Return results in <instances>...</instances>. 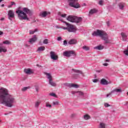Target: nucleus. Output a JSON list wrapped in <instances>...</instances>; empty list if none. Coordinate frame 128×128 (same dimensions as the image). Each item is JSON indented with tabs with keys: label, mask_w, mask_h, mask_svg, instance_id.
<instances>
[{
	"label": "nucleus",
	"mask_w": 128,
	"mask_h": 128,
	"mask_svg": "<svg viewBox=\"0 0 128 128\" xmlns=\"http://www.w3.org/2000/svg\"><path fill=\"white\" fill-rule=\"evenodd\" d=\"M76 54L74 50H68V51H65L63 52V56H66V58H70L72 56H76Z\"/></svg>",
	"instance_id": "obj_6"
},
{
	"label": "nucleus",
	"mask_w": 128,
	"mask_h": 128,
	"mask_svg": "<svg viewBox=\"0 0 128 128\" xmlns=\"http://www.w3.org/2000/svg\"><path fill=\"white\" fill-rule=\"evenodd\" d=\"M82 48L83 50H90V47L88 46H83Z\"/></svg>",
	"instance_id": "obj_28"
},
{
	"label": "nucleus",
	"mask_w": 128,
	"mask_h": 128,
	"mask_svg": "<svg viewBox=\"0 0 128 128\" xmlns=\"http://www.w3.org/2000/svg\"><path fill=\"white\" fill-rule=\"evenodd\" d=\"M67 20L70 22H74V16H68L66 18Z\"/></svg>",
	"instance_id": "obj_13"
},
{
	"label": "nucleus",
	"mask_w": 128,
	"mask_h": 128,
	"mask_svg": "<svg viewBox=\"0 0 128 128\" xmlns=\"http://www.w3.org/2000/svg\"><path fill=\"white\" fill-rule=\"evenodd\" d=\"M104 106L106 108H108V106H110V104H108V103H105L104 104Z\"/></svg>",
	"instance_id": "obj_38"
},
{
	"label": "nucleus",
	"mask_w": 128,
	"mask_h": 128,
	"mask_svg": "<svg viewBox=\"0 0 128 128\" xmlns=\"http://www.w3.org/2000/svg\"><path fill=\"white\" fill-rule=\"evenodd\" d=\"M53 106H58L60 104V102L58 100H56L52 102Z\"/></svg>",
	"instance_id": "obj_26"
},
{
	"label": "nucleus",
	"mask_w": 128,
	"mask_h": 128,
	"mask_svg": "<svg viewBox=\"0 0 128 128\" xmlns=\"http://www.w3.org/2000/svg\"><path fill=\"white\" fill-rule=\"evenodd\" d=\"M11 4L12 6H14V2H12Z\"/></svg>",
	"instance_id": "obj_49"
},
{
	"label": "nucleus",
	"mask_w": 128,
	"mask_h": 128,
	"mask_svg": "<svg viewBox=\"0 0 128 128\" xmlns=\"http://www.w3.org/2000/svg\"><path fill=\"white\" fill-rule=\"evenodd\" d=\"M76 92H78L80 96H84V92L80 91Z\"/></svg>",
	"instance_id": "obj_37"
},
{
	"label": "nucleus",
	"mask_w": 128,
	"mask_h": 128,
	"mask_svg": "<svg viewBox=\"0 0 128 128\" xmlns=\"http://www.w3.org/2000/svg\"><path fill=\"white\" fill-rule=\"evenodd\" d=\"M84 118L85 120H90V116L88 114H86L84 116Z\"/></svg>",
	"instance_id": "obj_25"
},
{
	"label": "nucleus",
	"mask_w": 128,
	"mask_h": 128,
	"mask_svg": "<svg viewBox=\"0 0 128 128\" xmlns=\"http://www.w3.org/2000/svg\"><path fill=\"white\" fill-rule=\"evenodd\" d=\"M58 41H60V40H62V37H60V36H58Z\"/></svg>",
	"instance_id": "obj_46"
},
{
	"label": "nucleus",
	"mask_w": 128,
	"mask_h": 128,
	"mask_svg": "<svg viewBox=\"0 0 128 128\" xmlns=\"http://www.w3.org/2000/svg\"><path fill=\"white\" fill-rule=\"evenodd\" d=\"M122 92V90L121 88H116L114 90L112 91V92Z\"/></svg>",
	"instance_id": "obj_21"
},
{
	"label": "nucleus",
	"mask_w": 128,
	"mask_h": 128,
	"mask_svg": "<svg viewBox=\"0 0 128 128\" xmlns=\"http://www.w3.org/2000/svg\"><path fill=\"white\" fill-rule=\"evenodd\" d=\"M104 46H98L94 48L96 50H104Z\"/></svg>",
	"instance_id": "obj_23"
},
{
	"label": "nucleus",
	"mask_w": 128,
	"mask_h": 128,
	"mask_svg": "<svg viewBox=\"0 0 128 128\" xmlns=\"http://www.w3.org/2000/svg\"><path fill=\"white\" fill-rule=\"evenodd\" d=\"M69 44H78V40L76 39H71L68 42Z\"/></svg>",
	"instance_id": "obj_16"
},
{
	"label": "nucleus",
	"mask_w": 128,
	"mask_h": 128,
	"mask_svg": "<svg viewBox=\"0 0 128 128\" xmlns=\"http://www.w3.org/2000/svg\"><path fill=\"white\" fill-rule=\"evenodd\" d=\"M46 108H52V105L48 102H46Z\"/></svg>",
	"instance_id": "obj_36"
},
{
	"label": "nucleus",
	"mask_w": 128,
	"mask_h": 128,
	"mask_svg": "<svg viewBox=\"0 0 128 128\" xmlns=\"http://www.w3.org/2000/svg\"><path fill=\"white\" fill-rule=\"evenodd\" d=\"M1 6H2V8H4V4H2L1 5Z\"/></svg>",
	"instance_id": "obj_50"
},
{
	"label": "nucleus",
	"mask_w": 128,
	"mask_h": 128,
	"mask_svg": "<svg viewBox=\"0 0 128 128\" xmlns=\"http://www.w3.org/2000/svg\"><path fill=\"white\" fill-rule=\"evenodd\" d=\"M62 22L66 24V27H63V30H66L69 32H76V26L71 24L66 21L62 20Z\"/></svg>",
	"instance_id": "obj_3"
},
{
	"label": "nucleus",
	"mask_w": 128,
	"mask_h": 128,
	"mask_svg": "<svg viewBox=\"0 0 128 128\" xmlns=\"http://www.w3.org/2000/svg\"><path fill=\"white\" fill-rule=\"evenodd\" d=\"M82 20V17H78V16H74V22H76V23L80 22Z\"/></svg>",
	"instance_id": "obj_11"
},
{
	"label": "nucleus",
	"mask_w": 128,
	"mask_h": 128,
	"mask_svg": "<svg viewBox=\"0 0 128 128\" xmlns=\"http://www.w3.org/2000/svg\"><path fill=\"white\" fill-rule=\"evenodd\" d=\"M125 5L126 4L124 3H119L118 4L119 8H120V10H124V8Z\"/></svg>",
	"instance_id": "obj_19"
},
{
	"label": "nucleus",
	"mask_w": 128,
	"mask_h": 128,
	"mask_svg": "<svg viewBox=\"0 0 128 128\" xmlns=\"http://www.w3.org/2000/svg\"><path fill=\"white\" fill-rule=\"evenodd\" d=\"M103 32L104 31L98 30L96 31H94L92 34L94 36H102Z\"/></svg>",
	"instance_id": "obj_9"
},
{
	"label": "nucleus",
	"mask_w": 128,
	"mask_h": 128,
	"mask_svg": "<svg viewBox=\"0 0 128 128\" xmlns=\"http://www.w3.org/2000/svg\"><path fill=\"white\" fill-rule=\"evenodd\" d=\"M124 54H126V56H128V50H124Z\"/></svg>",
	"instance_id": "obj_40"
},
{
	"label": "nucleus",
	"mask_w": 128,
	"mask_h": 128,
	"mask_svg": "<svg viewBox=\"0 0 128 128\" xmlns=\"http://www.w3.org/2000/svg\"><path fill=\"white\" fill-rule=\"evenodd\" d=\"M103 66H108V63H104L103 64Z\"/></svg>",
	"instance_id": "obj_45"
},
{
	"label": "nucleus",
	"mask_w": 128,
	"mask_h": 128,
	"mask_svg": "<svg viewBox=\"0 0 128 128\" xmlns=\"http://www.w3.org/2000/svg\"><path fill=\"white\" fill-rule=\"evenodd\" d=\"M0 102L8 108H12L16 102V99L12 95L8 94V91L6 88H0Z\"/></svg>",
	"instance_id": "obj_1"
},
{
	"label": "nucleus",
	"mask_w": 128,
	"mask_h": 128,
	"mask_svg": "<svg viewBox=\"0 0 128 128\" xmlns=\"http://www.w3.org/2000/svg\"><path fill=\"white\" fill-rule=\"evenodd\" d=\"M41 102L40 100H38L35 102V108H38Z\"/></svg>",
	"instance_id": "obj_24"
},
{
	"label": "nucleus",
	"mask_w": 128,
	"mask_h": 128,
	"mask_svg": "<svg viewBox=\"0 0 128 128\" xmlns=\"http://www.w3.org/2000/svg\"><path fill=\"white\" fill-rule=\"evenodd\" d=\"M120 36L122 38V40L123 42H126V38H128V34L125 32H122L120 33Z\"/></svg>",
	"instance_id": "obj_10"
},
{
	"label": "nucleus",
	"mask_w": 128,
	"mask_h": 128,
	"mask_svg": "<svg viewBox=\"0 0 128 128\" xmlns=\"http://www.w3.org/2000/svg\"><path fill=\"white\" fill-rule=\"evenodd\" d=\"M36 66H40L38 64H36Z\"/></svg>",
	"instance_id": "obj_55"
},
{
	"label": "nucleus",
	"mask_w": 128,
	"mask_h": 128,
	"mask_svg": "<svg viewBox=\"0 0 128 128\" xmlns=\"http://www.w3.org/2000/svg\"><path fill=\"white\" fill-rule=\"evenodd\" d=\"M3 44H10V41L8 40H6L3 42Z\"/></svg>",
	"instance_id": "obj_33"
},
{
	"label": "nucleus",
	"mask_w": 128,
	"mask_h": 128,
	"mask_svg": "<svg viewBox=\"0 0 128 128\" xmlns=\"http://www.w3.org/2000/svg\"><path fill=\"white\" fill-rule=\"evenodd\" d=\"M36 40H38V38H36V36L35 35L34 38H31L29 42H30V44H32L34 42H36Z\"/></svg>",
	"instance_id": "obj_18"
},
{
	"label": "nucleus",
	"mask_w": 128,
	"mask_h": 128,
	"mask_svg": "<svg viewBox=\"0 0 128 128\" xmlns=\"http://www.w3.org/2000/svg\"><path fill=\"white\" fill-rule=\"evenodd\" d=\"M4 20V18H2L1 19H0V20Z\"/></svg>",
	"instance_id": "obj_52"
},
{
	"label": "nucleus",
	"mask_w": 128,
	"mask_h": 128,
	"mask_svg": "<svg viewBox=\"0 0 128 128\" xmlns=\"http://www.w3.org/2000/svg\"><path fill=\"white\" fill-rule=\"evenodd\" d=\"M43 44H48V39H45V40L43 41Z\"/></svg>",
	"instance_id": "obj_34"
},
{
	"label": "nucleus",
	"mask_w": 128,
	"mask_h": 128,
	"mask_svg": "<svg viewBox=\"0 0 128 128\" xmlns=\"http://www.w3.org/2000/svg\"><path fill=\"white\" fill-rule=\"evenodd\" d=\"M50 95L51 96H54V98H56V94L54 92L50 94Z\"/></svg>",
	"instance_id": "obj_35"
},
{
	"label": "nucleus",
	"mask_w": 128,
	"mask_h": 128,
	"mask_svg": "<svg viewBox=\"0 0 128 128\" xmlns=\"http://www.w3.org/2000/svg\"><path fill=\"white\" fill-rule=\"evenodd\" d=\"M127 95L128 96V92H127Z\"/></svg>",
	"instance_id": "obj_58"
},
{
	"label": "nucleus",
	"mask_w": 128,
	"mask_h": 128,
	"mask_svg": "<svg viewBox=\"0 0 128 128\" xmlns=\"http://www.w3.org/2000/svg\"><path fill=\"white\" fill-rule=\"evenodd\" d=\"M38 32V29H35L34 30H30V34H34V32Z\"/></svg>",
	"instance_id": "obj_27"
},
{
	"label": "nucleus",
	"mask_w": 128,
	"mask_h": 128,
	"mask_svg": "<svg viewBox=\"0 0 128 128\" xmlns=\"http://www.w3.org/2000/svg\"><path fill=\"white\" fill-rule=\"evenodd\" d=\"M64 46H66V44H68V42L66 40L64 41Z\"/></svg>",
	"instance_id": "obj_42"
},
{
	"label": "nucleus",
	"mask_w": 128,
	"mask_h": 128,
	"mask_svg": "<svg viewBox=\"0 0 128 128\" xmlns=\"http://www.w3.org/2000/svg\"><path fill=\"white\" fill-rule=\"evenodd\" d=\"M98 82V79H94L93 80V82Z\"/></svg>",
	"instance_id": "obj_44"
},
{
	"label": "nucleus",
	"mask_w": 128,
	"mask_h": 128,
	"mask_svg": "<svg viewBox=\"0 0 128 128\" xmlns=\"http://www.w3.org/2000/svg\"><path fill=\"white\" fill-rule=\"evenodd\" d=\"M8 18L9 20H10L11 18H14V12L12 10H10L8 13Z\"/></svg>",
	"instance_id": "obj_14"
},
{
	"label": "nucleus",
	"mask_w": 128,
	"mask_h": 128,
	"mask_svg": "<svg viewBox=\"0 0 128 128\" xmlns=\"http://www.w3.org/2000/svg\"><path fill=\"white\" fill-rule=\"evenodd\" d=\"M68 2L70 6L74 8H80V4L78 2V0H68Z\"/></svg>",
	"instance_id": "obj_4"
},
{
	"label": "nucleus",
	"mask_w": 128,
	"mask_h": 128,
	"mask_svg": "<svg viewBox=\"0 0 128 128\" xmlns=\"http://www.w3.org/2000/svg\"><path fill=\"white\" fill-rule=\"evenodd\" d=\"M101 84H103L104 86H107V84H108L110 83L106 80L104 78H102L100 81Z\"/></svg>",
	"instance_id": "obj_15"
},
{
	"label": "nucleus",
	"mask_w": 128,
	"mask_h": 128,
	"mask_svg": "<svg viewBox=\"0 0 128 128\" xmlns=\"http://www.w3.org/2000/svg\"><path fill=\"white\" fill-rule=\"evenodd\" d=\"M102 4H104V0H100L99 1V4H100V6H102Z\"/></svg>",
	"instance_id": "obj_41"
},
{
	"label": "nucleus",
	"mask_w": 128,
	"mask_h": 128,
	"mask_svg": "<svg viewBox=\"0 0 128 128\" xmlns=\"http://www.w3.org/2000/svg\"><path fill=\"white\" fill-rule=\"evenodd\" d=\"M102 72V70H96V72Z\"/></svg>",
	"instance_id": "obj_53"
},
{
	"label": "nucleus",
	"mask_w": 128,
	"mask_h": 128,
	"mask_svg": "<svg viewBox=\"0 0 128 128\" xmlns=\"http://www.w3.org/2000/svg\"><path fill=\"white\" fill-rule=\"evenodd\" d=\"M28 88H30V86L24 87L23 88H22V92H26V90H28Z\"/></svg>",
	"instance_id": "obj_29"
},
{
	"label": "nucleus",
	"mask_w": 128,
	"mask_h": 128,
	"mask_svg": "<svg viewBox=\"0 0 128 128\" xmlns=\"http://www.w3.org/2000/svg\"><path fill=\"white\" fill-rule=\"evenodd\" d=\"M4 33L0 31V36H2V34Z\"/></svg>",
	"instance_id": "obj_48"
},
{
	"label": "nucleus",
	"mask_w": 128,
	"mask_h": 128,
	"mask_svg": "<svg viewBox=\"0 0 128 128\" xmlns=\"http://www.w3.org/2000/svg\"><path fill=\"white\" fill-rule=\"evenodd\" d=\"M96 12H98V10H96L92 9L91 10H90V11L89 12V14H96Z\"/></svg>",
	"instance_id": "obj_22"
},
{
	"label": "nucleus",
	"mask_w": 128,
	"mask_h": 128,
	"mask_svg": "<svg viewBox=\"0 0 128 128\" xmlns=\"http://www.w3.org/2000/svg\"><path fill=\"white\" fill-rule=\"evenodd\" d=\"M26 46H28L27 44H26Z\"/></svg>",
	"instance_id": "obj_57"
},
{
	"label": "nucleus",
	"mask_w": 128,
	"mask_h": 128,
	"mask_svg": "<svg viewBox=\"0 0 128 128\" xmlns=\"http://www.w3.org/2000/svg\"><path fill=\"white\" fill-rule=\"evenodd\" d=\"M70 86L72 88H78V85L76 84H71Z\"/></svg>",
	"instance_id": "obj_31"
},
{
	"label": "nucleus",
	"mask_w": 128,
	"mask_h": 128,
	"mask_svg": "<svg viewBox=\"0 0 128 128\" xmlns=\"http://www.w3.org/2000/svg\"><path fill=\"white\" fill-rule=\"evenodd\" d=\"M24 72L27 74H34V72H32V70L30 68L24 69Z\"/></svg>",
	"instance_id": "obj_17"
},
{
	"label": "nucleus",
	"mask_w": 128,
	"mask_h": 128,
	"mask_svg": "<svg viewBox=\"0 0 128 128\" xmlns=\"http://www.w3.org/2000/svg\"><path fill=\"white\" fill-rule=\"evenodd\" d=\"M50 14V12L44 11L40 13V16H41V18H46V16L48 14Z\"/></svg>",
	"instance_id": "obj_12"
},
{
	"label": "nucleus",
	"mask_w": 128,
	"mask_h": 128,
	"mask_svg": "<svg viewBox=\"0 0 128 128\" xmlns=\"http://www.w3.org/2000/svg\"><path fill=\"white\" fill-rule=\"evenodd\" d=\"M45 74L46 76L48 78L49 80V84L51 85L52 86H56V83L54 82L52 80V76L50 73H45Z\"/></svg>",
	"instance_id": "obj_5"
},
{
	"label": "nucleus",
	"mask_w": 128,
	"mask_h": 128,
	"mask_svg": "<svg viewBox=\"0 0 128 128\" xmlns=\"http://www.w3.org/2000/svg\"><path fill=\"white\" fill-rule=\"evenodd\" d=\"M36 92H38V88H36Z\"/></svg>",
	"instance_id": "obj_56"
},
{
	"label": "nucleus",
	"mask_w": 128,
	"mask_h": 128,
	"mask_svg": "<svg viewBox=\"0 0 128 128\" xmlns=\"http://www.w3.org/2000/svg\"><path fill=\"white\" fill-rule=\"evenodd\" d=\"M73 70L74 72H76L77 74H82V72L80 70L73 69Z\"/></svg>",
	"instance_id": "obj_30"
},
{
	"label": "nucleus",
	"mask_w": 128,
	"mask_h": 128,
	"mask_svg": "<svg viewBox=\"0 0 128 128\" xmlns=\"http://www.w3.org/2000/svg\"><path fill=\"white\" fill-rule=\"evenodd\" d=\"M100 37L105 41L106 44H108V42H110V40H108V34H106V33L103 32L102 36H101Z\"/></svg>",
	"instance_id": "obj_7"
},
{
	"label": "nucleus",
	"mask_w": 128,
	"mask_h": 128,
	"mask_svg": "<svg viewBox=\"0 0 128 128\" xmlns=\"http://www.w3.org/2000/svg\"><path fill=\"white\" fill-rule=\"evenodd\" d=\"M112 91L110 92L109 94H106V98H108L109 96H112Z\"/></svg>",
	"instance_id": "obj_43"
},
{
	"label": "nucleus",
	"mask_w": 128,
	"mask_h": 128,
	"mask_svg": "<svg viewBox=\"0 0 128 128\" xmlns=\"http://www.w3.org/2000/svg\"><path fill=\"white\" fill-rule=\"evenodd\" d=\"M16 13L18 14V18L21 20H28V18L26 14L30 16H32V11L26 8H23V11L20 10H16Z\"/></svg>",
	"instance_id": "obj_2"
},
{
	"label": "nucleus",
	"mask_w": 128,
	"mask_h": 128,
	"mask_svg": "<svg viewBox=\"0 0 128 128\" xmlns=\"http://www.w3.org/2000/svg\"><path fill=\"white\" fill-rule=\"evenodd\" d=\"M60 16L62 18H64L66 17V14H60Z\"/></svg>",
	"instance_id": "obj_39"
},
{
	"label": "nucleus",
	"mask_w": 128,
	"mask_h": 128,
	"mask_svg": "<svg viewBox=\"0 0 128 128\" xmlns=\"http://www.w3.org/2000/svg\"><path fill=\"white\" fill-rule=\"evenodd\" d=\"M50 56L51 60H58V56L54 52L51 51L50 52Z\"/></svg>",
	"instance_id": "obj_8"
},
{
	"label": "nucleus",
	"mask_w": 128,
	"mask_h": 128,
	"mask_svg": "<svg viewBox=\"0 0 128 128\" xmlns=\"http://www.w3.org/2000/svg\"><path fill=\"white\" fill-rule=\"evenodd\" d=\"M105 62H110V60H106Z\"/></svg>",
	"instance_id": "obj_47"
},
{
	"label": "nucleus",
	"mask_w": 128,
	"mask_h": 128,
	"mask_svg": "<svg viewBox=\"0 0 128 128\" xmlns=\"http://www.w3.org/2000/svg\"><path fill=\"white\" fill-rule=\"evenodd\" d=\"M107 26H110V23L108 22L107 23Z\"/></svg>",
	"instance_id": "obj_54"
},
{
	"label": "nucleus",
	"mask_w": 128,
	"mask_h": 128,
	"mask_svg": "<svg viewBox=\"0 0 128 128\" xmlns=\"http://www.w3.org/2000/svg\"><path fill=\"white\" fill-rule=\"evenodd\" d=\"M76 92H72V94H76Z\"/></svg>",
	"instance_id": "obj_51"
},
{
	"label": "nucleus",
	"mask_w": 128,
	"mask_h": 128,
	"mask_svg": "<svg viewBox=\"0 0 128 128\" xmlns=\"http://www.w3.org/2000/svg\"><path fill=\"white\" fill-rule=\"evenodd\" d=\"M44 50H46V47L44 46H40L39 48H38V52H42Z\"/></svg>",
	"instance_id": "obj_20"
},
{
	"label": "nucleus",
	"mask_w": 128,
	"mask_h": 128,
	"mask_svg": "<svg viewBox=\"0 0 128 128\" xmlns=\"http://www.w3.org/2000/svg\"><path fill=\"white\" fill-rule=\"evenodd\" d=\"M106 128V124L104 123H100V128Z\"/></svg>",
	"instance_id": "obj_32"
}]
</instances>
